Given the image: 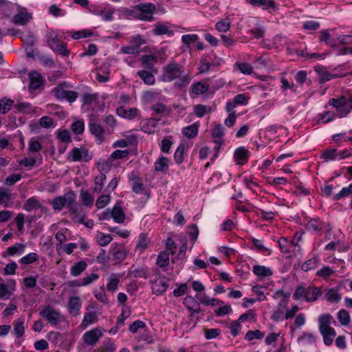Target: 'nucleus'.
Listing matches in <instances>:
<instances>
[{
	"mask_svg": "<svg viewBox=\"0 0 352 352\" xmlns=\"http://www.w3.org/2000/svg\"><path fill=\"white\" fill-rule=\"evenodd\" d=\"M184 67L177 63L175 60L170 61L167 65L163 67L160 79L163 82H172L184 74Z\"/></svg>",
	"mask_w": 352,
	"mask_h": 352,
	"instance_id": "f257e3e1",
	"label": "nucleus"
},
{
	"mask_svg": "<svg viewBox=\"0 0 352 352\" xmlns=\"http://www.w3.org/2000/svg\"><path fill=\"white\" fill-rule=\"evenodd\" d=\"M70 87L71 85L69 83L64 81L54 88L53 93L58 100L60 101L65 100L70 103H72L78 98V93L74 91L69 90L68 88Z\"/></svg>",
	"mask_w": 352,
	"mask_h": 352,
	"instance_id": "f03ea898",
	"label": "nucleus"
},
{
	"mask_svg": "<svg viewBox=\"0 0 352 352\" xmlns=\"http://www.w3.org/2000/svg\"><path fill=\"white\" fill-rule=\"evenodd\" d=\"M138 19L143 21H153L155 12V6L152 3H141L135 5Z\"/></svg>",
	"mask_w": 352,
	"mask_h": 352,
	"instance_id": "7ed1b4c3",
	"label": "nucleus"
},
{
	"mask_svg": "<svg viewBox=\"0 0 352 352\" xmlns=\"http://www.w3.org/2000/svg\"><path fill=\"white\" fill-rule=\"evenodd\" d=\"M39 315L52 326H56L59 323L61 316L60 311L50 305L45 306L39 311Z\"/></svg>",
	"mask_w": 352,
	"mask_h": 352,
	"instance_id": "20e7f679",
	"label": "nucleus"
},
{
	"mask_svg": "<svg viewBox=\"0 0 352 352\" xmlns=\"http://www.w3.org/2000/svg\"><path fill=\"white\" fill-rule=\"evenodd\" d=\"M91 158L92 155L85 147H75L69 152L67 156V160L72 162H89Z\"/></svg>",
	"mask_w": 352,
	"mask_h": 352,
	"instance_id": "39448f33",
	"label": "nucleus"
},
{
	"mask_svg": "<svg viewBox=\"0 0 352 352\" xmlns=\"http://www.w3.org/2000/svg\"><path fill=\"white\" fill-rule=\"evenodd\" d=\"M305 221H306L305 228L310 232H322L328 227V224L319 218L307 217L305 219Z\"/></svg>",
	"mask_w": 352,
	"mask_h": 352,
	"instance_id": "423d86ee",
	"label": "nucleus"
},
{
	"mask_svg": "<svg viewBox=\"0 0 352 352\" xmlns=\"http://www.w3.org/2000/svg\"><path fill=\"white\" fill-rule=\"evenodd\" d=\"M109 253L112 256V260L115 261L114 264L121 263L126 258L127 255L125 246L120 243L112 244Z\"/></svg>",
	"mask_w": 352,
	"mask_h": 352,
	"instance_id": "0eeeda50",
	"label": "nucleus"
},
{
	"mask_svg": "<svg viewBox=\"0 0 352 352\" xmlns=\"http://www.w3.org/2000/svg\"><path fill=\"white\" fill-rule=\"evenodd\" d=\"M169 279L165 276L157 277L150 280L153 294L160 296L164 293L168 287Z\"/></svg>",
	"mask_w": 352,
	"mask_h": 352,
	"instance_id": "6e6552de",
	"label": "nucleus"
},
{
	"mask_svg": "<svg viewBox=\"0 0 352 352\" xmlns=\"http://www.w3.org/2000/svg\"><path fill=\"white\" fill-rule=\"evenodd\" d=\"M47 43L49 47L54 52H57L63 56H68L69 52L67 50V44L60 41L56 36H48Z\"/></svg>",
	"mask_w": 352,
	"mask_h": 352,
	"instance_id": "1a4fd4ad",
	"label": "nucleus"
},
{
	"mask_svg": "<svg viewBox=\"0 0 352 352\" xmlns=\"http://www.w3.org/2000/svg\"><path fill=\"white\" fill-rule=\"evenodd\" d=\"M19 8L20 10L17 14L14 15L12 23L14 25H25L32 19V14L25 8L19 6Z\"/></svg>",
	"mask_w": 352,
	"mask_h": 352,
	"instance_id": "9d476101",
	"label": "nucleus"
},
{
	"mask_svg": "<svg viewBox=\"0 0 352 352\" xmlns=\"http://www.w3.org/2000/svg\"><path fill=\"white\" fill-rule=\"evenodd\" d=\"M102 336V333L98 328H94L83 334L84 342L89 346H94Z\"/></svg>",
	"mask_w": 352,
	"mask_h": 352,
	"instance_id": "9b49d317",
	"label": "nucleus"
},
{
	"mask_svg": "<svg viewBox=\"0 0 352 352\" xmlns=\"http://www.w3.org/2000/svg\"><path fill=\"white\" fill-rule=\"evenodd\" d=\"M122 204V201H117L111 211V217L113 221L117 223H123L126 219V214Z\"/></svg>",
	"mask_w": 352,
	"mask_h": 352,
	"instance_id": "f8f14e48",
	"label": "nucleus"
},
{
	"mask_svg": "<svg viewBox=\"0 0 352 352\" xmlns=\"http://www.w3.org/2000/svg\"><path fill=\"white\" fill-rule=\"evenodd\" d=\"M89 130L91 135L96 138L97 144H100L104 141V129L98 124L90 122L89 124Z\"/></svg>",
	"mask_w": 352,
	"mask_h": 352,
	"instance_id": "ddd939ff",
	"label": "nucleus"
},
{
	"mask_svg": "<svg viewBox=\"0 0 352 352\" xmlns=\"http://www.w3.org/2000/svg\"><path fill=\"white\" fill-rule=\"evenodd\" d=\"M329 104L336 109L337 111L339 113L340 118L346 116L342 115L345 113L344 110L347 109V102L345 96H341L339 98H331L329 100Z\"/></svg>",
	"mask_w": 352,
	"mask_h": 352,
	"instance_id": "4468645a",
	"label": "nucleus"
},
{
	"mask_svg": "<svg viewBox=\"0 0 352 352\" xmlns=\"http://www.w3.org/2000/svg\"><path fill=\"white\" fill-rule=\"evenodd\" d=\"M250 157L249 151L243 146L237 148L234 153V158L236 164L243 165L245 164Z\"/></svg>",
	"mask_w": 352,
	"mask_h": 352,
	"instance_id": "2eb2a0df",
	"label": "nucleus"
},
{
	"mask_svg": "<svg viewBox=\"0 0 352 352\" xmlns=\"http://www.w3.org/2000/svg\"><path fill=\"white\" fill-rule=\"evenodd\" d=\"M333 319V317L327 314L324 315H320L319 316L318 320H319V330L320 333H324V331H333V328L330 327V323L331 320Z\"/></svg>",
	"mask_w": 352,
	"mask_h": 352,
	"instance_id": "dca6fc26",
	"label": "nucleus"
},
{
	"mask_svg": "<svg viewBox=\"0 0 352 352\" xmlns=\"http://www.w3.org/2000/svg\"><path fill=\"white\" fill-rule=\"evenodd\" d=\"M30 85L29 89L30 90L38 89L43 85V80L41 74L36 72L32 71L29 74Z\"/></svg>",
	"mask_w": 352,
	"mask_h": 352,
	"instance_id": "f3484780",
	"label": "nucleus"
},
{
	"mask_svg": "<svg viewBox=\"0 0 352 352\" xmlns=\"http://www.w3.org/2000/svg\"><path fill=\"white\" fill-rule=\"evenodd\" d=\"M81 307L80 299L78 296H73L69 298L68 301L69 312L73 316H77L80 314V309Z\"/></svg>",
	"mask_w": 352,
	"mask_h": 352,
	"instance_id": "a211bd4d",
	"label": "nucleus"
},
{
	"mask_svg": "<svg viewBox=\"0 0 352 352\" xmlns=\"http://www.w3.org/2000/svg\"><path fill=\"white\" fill-rule=\"evenodd\" d=\"M76 194L72 190L69 191L68 192L65 193L63 195V199L65 203V207L69 210V211H75L74 208L79 206L76 202Z\"/></svg>",
	"mask_w": 352,
	"mask_h": 352,
	"instance_id": "6ab92c4d",
	"label": "nucleus"
},
{
	"mask_svg": "<svg viewBox=\"0 0 352 352\" xmlns=\"http://www.w3.org/2000/svg\"><path fill=\"white\" fill-rule=\"evenodd\" d=\"M25 248V245L23 243H16L14 245L10 246L7 248L6 252L2 253L3 258L9 256L21 255L22 254Z\"/></svg>",
	"mask_w": 352,
	"mask_h": 352,
	"instance_id": "aec40b11",
	"label": "nucleus"
},
{
	"mask_svg": "<svg viewBox=\"0 0 352 352\" xmlns=\"http://www.w3.org/2000/svg\"><path fill=\"white\" fill-rule=\"evenodd\" d=\"M41 208V203L40 202L39 199L36 196L30 197L23 206V209L27 212L36 210Z\"/></svg>",
	"mask_w": 352,
	"mask_h": 352,
	"instance_id": "412c9836",
	"label": "nucleus"
},
{
	"mask_svg": "<svg viewBox=\"0 0 352 352\" xmlns=\"http://www.w3.org/2000/svg\"><path fill=\"white\" fill-rule=\"evenodd\" d=\"M252 271L256 276L261 278L270 277L273 275V271L272 269L264 265H255L253 267Z\"/></svg>",
	"mask_w": 352,
	"mask_h": 352,
	"instance_id": "4be33fe9",
	"label": "nucleus"
},
{
	"mask_svg": "<svg viewBox=\"0 0 352 352\" xmlns=\"http://www.w3.org/2000/svg\"><path fill=\"white\" fill-rule=\"evenodd\" d=\"M120 18L125 19H138V13L135 6L131 9L127 8H121L118 10Z\"/></svg>",
	"mask_w": 352,
	"mask_h": 352,
	"instance_id": "5701e85b",
	"label": "nucleus"
},
{
	"mask_svg": "<svg viewBox=\"0 0 352 352\" xmlns=\"http://www.w3.org/2000/svg\"><path fill=\"white\" fill-rule=\"evenodd\" d=\"M170 160L165 156H160L154 163V168L157 172L166 173L169 168Z\"/></svg>",
	"mask_w": 352,
	"mask_h": 352,
	"instance_id": "b1692460",
	"label": "nucleus"
},
{
	"mask_svg": "<svg viewBox=\"0 0 352 352\" xmlns=\"http://www.w3.org/2000/svg\"><path fill=\"white\" fill-rule=\"evenodd\" d=\"M128 276H131L134 278H147L146 268L144 266H135L133 265L129 271Z\"/></svg>",
	"mask_w": 352,
	"mask_h": 352,
	"instance_id": "393cba45",
	"label": "nucleus"
},
{
	"mask_svg": "<svg viewBox=\"0 0 352 352\" xmlns=\"http://www.w3.org/2000/svg\"><path fill=\"white\" fill-rule=\"evenodd\" d=\"M322 294L321 289L318 287L309 286L306 287V301H316Z\"/></svg>",
	"mask_w": 352,
	"mask_h": 352,
	"instance_id": "a878e982",
	"label": "nucleus"
},
{
	"mask_svg": "<svg viewBox=\"0 0 352 352\" xmlns=\"http://www.w3.org/2000/svg\"><path fill=\"white\" fill-rule=\"evenodd\" d=\"M254 7L261 8L263 10L275 8L276 3L274 0H248Z\"/></svg>",
	"mask_w": 352,
	"mask_h": 352,
	"instance_id": "bb28decb",
	"label": "nucleus"
},
{
	"mask_svg": "<svg viewBox=\"0 0 352 352\" xmlns=\"http://www.w3.org/2000/svg\"><path fill=\"white\" fill-rule=\"evenodd\" d=\"M150 239L148 234L142 232L138 236V239L135 244V250L142 252L148 247Z\"/></svg>",
	"mask_w": 352,
	"mask_h": 352,
	"instance_id": "cd10ccee",
	"label": "nucleus"
},
{
	"mask_svg": "<svg viewBox=\"0 0 352 352\" xmlns=\"http://www.w3.org/2000/svg\"><path fill=\"white\" fill-rule=\"evenodd\" d=\"M75 211L69 210L72 215V219L75 223H84V220L86 217V213L83 208L79 205L74 208Z\"/></svg>",
	"mask_w": 352,
	"mask_h": 352,
	"instance_id": "c85d7f7f",
	"label": "nucleus"
},
{
	"mask_svg": "<svg viewBox=\"0 0 352 352\" xmlns=\"http://www.w3.org/2000/svg\"><path fill=\"white\" fill-rule=\"evenodd\" d=\"M121 276L119 274L112 273L108 279L107 284V289L108 291L114 292L118 289V286L120 283Z\"/></svg>",
	"mask_w": 352,
	"mask_h": 352,
	"instance_id": "c756f323",
	"label": "nucleus"
},
{
	"mask_svg": "<svg viewBox=\"0 0 352 352\" xmlns=\"http://www.w3.org/2000/svg\"><path fill=\"white\" fill-rule=\"evenodd\" d=\"M171 254L168 251H161L157 258L156 264L161 268L167 267L169 265L170 258L169 256Z\"/></svg>",
	"mask_w": 352,
	"mask_h": 352,
	"instance_id": "7c9ffc66",
	"label": "nucleus"
},
{
	"mask_svg": "<svg viewBox=\"0 0 352 352\" xmlns=\"http://www.w3.org/2000/svg\"><path fill=\"white\" fill-rule=\"evenodd\" d=\"M138 110L136 108H130L125 109L122 107L117 109V113L119 116L127 118L129 120L133 119L138 116Z\"/></svg>",
	"mask_w": 352,
	"mask_h": 352,
	"instance_id": "2f4dec72",
	"label": "nucleus"
},
{
	"mask_svg": "<svg viewBox=\"0 0 352 352\" xmlns=\"http://www.w3.org/2000/svg\"><path fill=\"white\" fill-rule=\"evenodd\" d=\"M158 56L155 54L143 55L141 58L142 65L148 69H152Z\"/></svg>",
	"mask_w": 352,
	"mask_h": 352,
	"instance_id": "473e14b6",
	"label": "nucleus"
},
{
	"mask_svg": "<svg viewBox=\"0 0 352 352\" xmlns=\"http://www.w3.org/2000/svg\"><path fill=\"white\" fill-rule=\"evenodd\" d=\"M98 320V318L96 312L90 311L85 314L84 318L81 323V326L84 328H86L89 325L97 322Z\"/></svg>",
	"mask_w": 352,
	"mask_h": 352,
	"instance_id": "72a5a7b5",
	"label": "nucleus"
},
{
	"mask_svg": "<svg viewBox=\"0 0 352 352\" xmlns=\"http://www.w3.org/2000/svg\"><path fill=\"white\" fill-rule=\"evenodd\" d=\"M138 76L144 81L146 85H153L155 84V79L153 74L146 70H140L138 72Z\"/></svg>",
	"mask_w": 352,
	"mask_h": 352,
	"instance_id": "f704fd0d",
	"label": "nucleus"
},
{
	"mask_svg": "<svg viewBox=\"0 0 352 352\" xmlns=\"http://www.w3.org/2000/svg\"><path fill=\"white\" fill-rule=\"evenodd\" d=\"M87 267V263L85 261H80L71 267L70 274L73 276H78L86 270Z\"/></svg>",
	"mask_w": 352,
	"mask_h": 352,
	"instance_id": "c9c22d12",
	"label": "nucleus"
},
{
	"mask_svg": "<svg viewBox=\"0 0 352 352\" xmlns=\"http://www.w3.org/2000/svg\"><path fill=\"white\" fill-rule=\"evenodd\" d=\"M319 263L320 258L317 256H314L304 262L301 265V269L304 272H308L309 270H314L317 267Z\"/></svg>",
	"mask_w": 352,
	"mask_h": 352,
	"instance_id": "e433bc0d",
	"label": "nucleus"
},
{
	"mask_svg": "<svg viewBox=\"0 0 352 352\" xmlns=\"http://www.w3.org/2000/svg\"><path fill=\"white\" fill-rule=\"evenodd\" d=\"M209 89V85L207 82H197L192 85V91L196 95H201L206 93Z\"/></svg>",
	"mask_w": 352,
	"mask_h": 352,
	"instance_id": "4c0bfd02",
	"label": "nucleus"
},
{
	"mask_svg": "<svg viewBox=\"0 0 352 352\" xmlns=\"http://www.w3.org/2000/svg\"><path fill=\"white\" fill-rule=\"evenodd\" d=\"M195 298L201 301V303L206 306H217L219 304H222L223 302L217 298H210L207 296H200L197 294Z\"/></svg>",
	"mask_w": 352,
	"mask_h": 352,
	"instance_id": "58836bf2",
	"label": "nucleus"
},
{
	"mask_svg": "<svg viewBox=\"0 0 352 352\" xmlns=\"http://www.w3.org/2000/svg\"><path fill=\"white\" fill-rule=\"evenodd\" d=\"M338 151L336 148L327 149L322 153L320 158L327 162L335 160L338 157Z\"/></svg>",
	"mask_w": 352,
	"mask_h": 352,
	"instance_id": "ea45409f",
	"label": "nucleus"
},
{
	"mask_svg": "<svg viewBox=\"0 0 352 352\" xmlns=\"http://www.w3.org/2000/svg\"><path fill=\"white\" fill-rule=\"evenodd\" d=\"M153 32L155 35L161 36L164 34H168L171 36L173 34V31L170 30L166 25L161 23H156L155 28L153 30Z\"/></svg>",
	"mask_w": 352,
	"mask_h": 352,
	"instance_id": "a19ab883",
	"label": "nucleus"
},
{
	"mask_svg": "<svg viewBox=\"0 0 352 352\" xmlns=\"http://www.w3.org/2000/svg\"><path fill=\"white\" fill-rule=\"evenodd\" d=\"M99 278V275L97 273H91V274L84 277L80 283H77V281H74V286L80 287L85 286L91 284L96 281Z\"/></svg>",
	"mask_w": 352,
	"mask_h": 352,
	"instance_id": "79ce46f5",
	"label": "nucleus"
},
{
	"mask_svg": "<svg viewBox=\"0 0 352 352\" xmlns=\"http://www.w3.org/2000/svg\"><path fill=\"white\" fill-rule=\"evenodd\" d=\"M106 178L105 174L102 173H100L95 177V186L94 188V191L95 192L99 193L102 191Z\"/></svg>",
	"mask_w": 352,
	"mask_h": 352,
	"instance_id": "37998d69",
	"label": "nucleus"
},
{
	"mask_svg": "<svg viewBox=\"0 0 352 352\" xmlns=\"http://www.w3.org/2000/svg\"><path fill=\"white\" fill-rule=\"evenodd\" d=\"M185 146L183 144H179L174 153V160L177 164H181L184 160Z\"/></svg>",
	"mask_w": 352,
	"mask_h": 352,
	"instance_id": "c03bdc74",
	"label": "nucleus"
},
{
	"mask_svg": "<svg viewBox=\"0 0 352 352\" xmlns=\"http://www.w3.org/2000/svg\"><path fill=\"white\" fill-rule=\"evenodd\" d=\"M14 104L12 99L4 98L0 100V113L1 114L7 113Z\"/></svg>",
	"mask_w": 352,
	"mask_h": 352,
	"instance_id": "a18cd8bd",
	"label": "nucleus"
},
{
	"mask_svg": "<svg viewBox=\"0 0 352 352\" xmlns=\"http://www.w3.org/2000/svg\"><path fill=\"white\" fill-rule=\"evenodd\" d=\"M80 198L82 205L87 207L92 206L94 197L87 190H82L80 192Z\"/></svg>",
	"mask_w": 352,
	"mask_h": 352,
	"instance_id": "49530a36",
	"label": "nucleus"
},
{
	"mask_svg": "<svg viewBox=\"0 0 352 352\" xmlns=\"http://www.w3.org/2000/svg\"><path fill=\"white\" fill-rule=\"evenodd\" d=\"M197 133L198 126L195 124L187 126L183 129L184 135L188 139L195 138L197 135Z\"/></svg>",
	"mask_w": 352,
	"mask_h": 352,
	"instance_id": "de8ad7c7",
	"label": "nucleus"
},
{
	"mask_svg": "<svg viewBox=\"0 0 352 352\" xmlns=\"http://www.w3.org/2000/svg\"><path fill=\"white\" fill-rule=\"evenodd\" d=\"M25 331L23 320L18 319L14 322V333L17 338L23 336Z\"/></svg>",
	"mask_w": 352,
	"mask_h": 352,
	"instance_id": "09e8293b",
	"label": "nucleus"
},
{
	"mask_svg": "<svg viewBox=\"0 0 352 352\" xmlns=\"http://www.w3.org/2000/svg\"><path fill=\"white\" fill-rule=\"evenodd\" d=\"M211 107L204 104H197L194 107L195 114L198 118L204 117L206 113L211 111Z\"/></svg>",
	"mask_w": 352,
	"mask_h": 352,
	"instance_id": "8fccbe9b",
	"label": "nucleus"
},
{
	"mask_svg": "<svg viewBox=\"0 0 352 352\" xmlns=\"http://www.w3.org/2000/svg\"><path fill=\"white\" fill-rule=\"evenodd\" d=\"M325 298L329 302H337L341 299V296L338 291L335 290L333 288H331L325 294Z\"/></svg>",
	"mask_w": 352,
	"mask_h": 352,
	"instance_id": "3c124183",
	"label": "nucleus"
},
{
	"mask_svg": "<svg viewBox=\"0 0 352 352\" xmlns=\"http://www.w3.org/2000/svg\"><path fill=\"white\" fill-rule=\"evenodd\" d=\"M38 256L36 252H31L20 258L19 263L23 265H29L36 262Z\"/></svg>",
	"mask_w": 352,
	"mask_h": 352,
	"instance_id": "603ef678",
	"label": "nucleus"
},
{
	"mask_svg": "<svg viewBox=\"0 0 352 352\" xmlns=\"http://www.w3.org/2000/svg\"><path fill=\"white\" fill-rule=\"evenodd\" d=\"M110 200L111 197L109 194H102L96 200V206L98 209H102L110 202Z\"/></svg>",
	"mask_w": 352,
	"mask_h": 352,
	"instance_id": "864d4df0",
	"label": "nucleus"
},
{
	"mask_svg": "<svg viewBox=\"0 0 352 352\" xmlns=\"http://www.w3.org/2000/svg\"><path fill=\"white\" fill-rule=\"evenodd\" d=\"M338 318L340 324L343 326H347L350 322L349 314L345 309H341L338 311Z\"/></svg>",
	"mask_w": 352,
	"mask_h": 352,
	"instance_id": "5fc2aeb1",
	"label": "nucleus"
},
{
	"mask_svg": "<svg viewBox=\"0 0 352 352\" xmlns=\"http://www.w3.org/2000/svg\"><path fill=\"white\" fill-rule=\"evenodd\" d=\"M93 34H94V33L91 30L85 29V30L74 32L72 34V37L75 40H78V39L82 38L90 37Z\"/></svg>",
	"mask_w": 352,
	"mask_h": 352,
	"instance_id": "6e6d98bb",
	"label": "nucleus"
},
{
	"mask_svg": "<svg viewBox=\"0 0 352 352\" xmlns=\"http://www.w3.org/2000/svg\"><path fill=\"white\" fill-rule=\"evenodd\" d=\"M248 32L253 35V38L259 39L264 36L265 29L263 25H259L250 30Z\"/></svg>",
	"mask_w": 352,
	"mask_h": 352,
	"instance_id": "4d7b16f0",
	"label": "nucleus"
},
{
	"mask_svg": "<svg viewBox=\"0 0 352 352\" xmlns=\"http://www.w3.org/2000/svg\"><path fill=\"white\" fill-rule=\"evenodd\" d=\"M51 204L54 210L61 211L63 208L65 207L63 196L56 197Z\"/></svg>",
	"mask_w": 352,
	"mask_h": 352,
	"instance_id": "13d9d810",
	"label": "nucleus"
},
{
	"mask_svg": "<svg viewBox=\"0 0 352 352\" xmlns=\"http://www.w3.org/2000/svg\"><path fill=\"white\" fill-rule=\"evenodd\" d=\"M98 96L96 94H85L82 96V104L83 105L90 106L96 103L98 100Z\"/></svg>",
	"mask_w": 352,
	"mask_h": 352,
	"instance_id": "bf43d9fd",
	"label": "nucleus"
},
{
	"mask_svg": "<svg viewBox=\"0 0 352 352\" xmlns=\"http://www.w3.org/2000/svg\"><path fill=\"white\" fill-rule=\"evenodd\" d=\"M71 130L76 135L82 134L85 130L84 122L82 120H77L73 122L71 126Z\"/></svg>",
	"mask_w": 352,
	"mask_h": 352,
	"instance_id": "052dcab7",
	"label": "nucleus"
},
{
	"mask_svg": "<svg viewBox=\"0 0 352 352\" xmlns=\"http://www.w3.org/2000/svg\"><path fill=\"white\" fill-rule=\"evenodd\" d=\"M264 336L265 333L259 330L248 331L245 336V339L246 340L251 341L255 338L262 339Z\"/></svg>",
	"mask_w": 352,
	"mask_h": 352,
	"instance_id": "680f3d73",
	"label": "nucleus"
},
{
	"mask_svg": "<svg viewBox=\"0 0 352 352\" xmlns=\"http://www.w3.org/2000/svg\"><path fill=\"white\" fill-rule=\"evenodd\" d=\"M115 11L113 8H104L100 11V16L104 21H111L113 19Z\"/></svg>",
	"mask_w": 352,
	"mask_h": 352,
	"instance_id": "e2e57ef3",
	"label": "nucleus"
},
{
	"mask_svg": "<svg viewBox=\"0 0 352 352\" xmlns=\"http://www.w3.org/2000/svg\"><path fill=\"white\" fill-rule=\"evenodd\" d=\"M94 296L97 300L104 304L109 303V300L105 294L104 289L103 287H101L98 290L96 289L94 291Z\"/></svg>",
	"mask_w": 352,
	"mask_h": 352,
	"instance_id": "0e129e2a",
	"label": "nucleus"
},
{
	"mask_svg": "<svg viewBox=\"0 0 352 352\" xmlns=\"http://www.w3.org/2000/svg\"><path fill=\"white\" fill-rule=\"evenodd\" d=\"M199 302L195 299V298L188 296L184 299V305L188 309V310L192 309L194 307H197Z\"/></svg>",
	"mask_w": 352,
	"mask_h": 352,
	"instance_id": "69168bd1",
	"label": "nucleus"
},
{
	"mask_svg": "<svg viewBox=\"0 0 352 352\" xmlns=\"http://www.w3.org/2000/svg\"><path fill=\"white\" fill-rule=\"evenodd\" d=\"M230 22L225 20L218 21L215 25V28L221 32H226L230 29Z\"/></svg>",
	"mask_w": 352,
	"mask_h": 352,
	"instance_id": "338daca9",
	"label": "nucleus"
},
{
	"mask_svg": "<svg viewBox=\"0 0 352 352\" xmlns=\"http://www.w3.org/2000/svg\"><path fill=\"white\" fill-rule=\"evenodd\" d=\"M57 138L65 144H68L72 141L71 136L67 130H59L57 133Z\"/></svg>",
	"mask_w": 352,
	"mask_h": 352,
	"instance_id": "774afa93",
	"label": "nucleus"
}]
</instances>
